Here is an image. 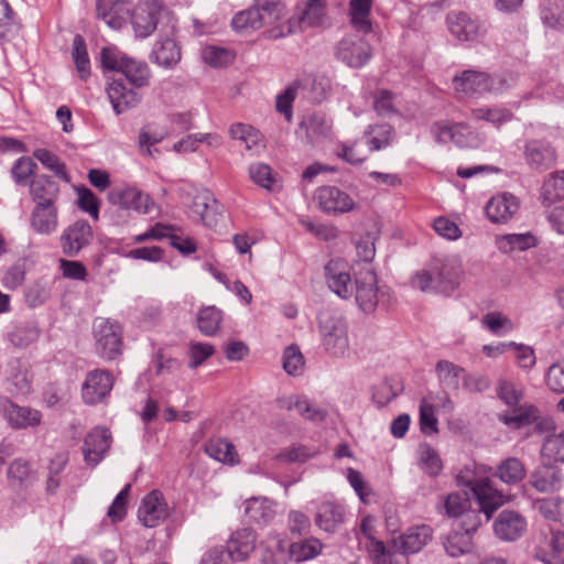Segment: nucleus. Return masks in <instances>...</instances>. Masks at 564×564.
<instances>
[{"label": "nucleus", "mask_w": 564, "mask_h": 564, "mask_svg": "<svg viewBox=\"0 0 564 564\" xmlns=\"http://www.w3.org/2000/svg\"><path fill=\"white\" fill-rule=\"evenodd\" d=\"M457 482L471 490L479 507L478 510H469L467 508L459 517L460 520L455 524L456 529L468 532L473 536V533L481 524L480 513H484L486 521H489L492 513L507 501V497L492 488L488 479H469L465 481L463 476H458Z\"/></svg>", "instance_id": "f257e3e1"}, {"label": "nucleus", "mask_w": 564, "mask_h": 564, "mask_svg": "<svg viewBox=\"0 0 564 564\" xmlns=\"http://www.w3.org/2000/svg\"><path fill=\"white\" fill-rule=\"evenodd\" d=\"M285 15V7L279 0H256L252 7L238 12L232 18L231 25L240 32L264 28L267 37L274 40L270 35L271 31L282 24Z\"/></svg>", "instance_id": "f03ea898"}, {"label": "nucleus", "mask_w": 564, "mask_h": 564, "mask_svg": "<svg viewBox=\"0 0 564 564\" xmlns=\"http://www.w3.org/2000/svg\"><path fill=\"white\" fill-rule=\"evenodd\" d=\"M517 77L513 74L489 75L488 73L467 69L453 79L456 93L467 97L481 96L486 93L502 94L514 86Z\"/></svg>", "instance_id": "7ed1b4c3"}, {"label": "nucleus", "mask_w": 564, "mask_h": 564, "mask_svg": "<svg viewBox=\"0 0 564 564\" xmlns=\"http://www.w3.org/2000/svg\"><path fill=\"white\" fill-rule=\"evenodd\" d=\"M498 397L511 408V413L500 414L499 420L512 430H518L533 424L540 416L539 409L529 403L521 404L523 389L507 380L499 382Z\"/></svg>", "instance_id": "20e7f679"}, {"label": "nucleus", "mask_w": 564, "mask_h": 564, "mask_svg": "<svg viewBox=\"0 0 564 564\" xmlns=\"http://www.w3.org/2000/svg\"><path fill=\"white\" fill-rule=\"evenodd\" d=\"M325 8L323 0H307L303 6H297L295 12L289 19H283L282 24L271 31V36L276 40L297 31L316 28L324 24Z\"/></svg>", "instance_id": "39448f33"}, {"label": "nucleus", "mask_w": 564, "mask_h": 564, "mask_svg": "<svg viewBox=\"0 0 564 564\" xmlns=\"http://www.w3.org/2000/svg\"><path fill=\"white\" fill-rule=\"evenodd\" d=\"M321 345L325 352L334 358H344L349 351L347 322L337 316H327L319 321Z\"/></svg>", "instance_id": "423d86ee"}, {"label": "nucleus", "mask_w": 564, "mask_h": 564, "mask_svg": "<svg viewBox=\"0 0 564 564\" xmlns=\"http://www.w3.org/2000/svg\"><path fill=\"white\" fill-rule=\"evenodd\" d=\"M96 348L100 357L113 360L121 354V327L118 323L106 318H96L94 323Z\"/></svg>", "instance_id": "0eeeda50"}, {"label": "nucleus", "mask_w": 564, "mask_h": 564, "mask_svg": "<svg viewBox=\"0 0 564 564\" xmlns=\"http://www.w3.org/2000/svg\"><path fill=\"white\" fill-rule=\"evenodd\" d=\"M378 278L372 268L365 267L355 274V300L364 313L375 312L378 305Z\"/></svg>", "instance_id": "6e6552de"}, {"label": "nucleus", "mask_w": 564, "mask_h": 564, "mask_svg": "<svg viewBox=\"0 0 564 564\" xmlns=\"http://www.w3.org/2000/svg\"><path fill=\"white\" fill-rule=\"evenodd\" d=\"M534 556L545 564H564V532L551 527L541 531Z\"/></svg>", "instance_id": "1a4fd4ad"}, {"label": "nucleus", "mask_w": 564, "mask_h": 564, "mask_svg": "<svg viewBox=\"0 0 564 564\" xmlns=\"http://www.w3.org/2000/svg\"><path fill=\"white\" fill-rule=\"evenodd\" d=\"M314 197L318 207L327 214H345L358 207L348 193L336 186H322L316 189Z\"/></svg>", "instance_id": "9d476101"}, {"label": "nucleus", "mask_w": 564, "mask_h": 564, "mask_svg": "<svg viewBox=\"0 0 564 564\" xmlns=\"http://www.w3.org/2000/svg\"><path fill=\"white\" fill-rule=\"evenodd\" d=\"M108 199L112 205L142 215L150 214L155 205L148 194L129 186L112 188L108 194Z\"/></svg>", "instance_id": "9b49d317"}, {"label": "nucleus", "mask_w": 564, "mask_h": 564, "mask_svg": "<svg viewBox=\"0 0 564 564\" xmlns=\"http://www.w3.org/2000/svg\"><path fill=\"white\" fill-rule=\"evenodd\" d=\"M432 536V529L429 525H420L409 529L404 534L393 541V549L399 554H392V564H404V555L416 553L427 543Z\"/></svg>", "instance_id": "f8f14e48"}, {"label": "nucleus", "mask_w": 564, "mask_h": 564, "mask_svg": "<svg viewBox=\"0 0 564 564\" xmlns=\"http://www.w3.org/2000/svg\"><path fill=\"white\" fill-rule=\"evenodd\" d=\"M327 286L340 299L347 300L354 294V285L349 273V265L343 259L329 260L325 268Z\"/></svg>", "instance_id": "ddd939ff"}, {"label": "nucleus", "mask_w": 564, "mask_h": 564, "mask_svg": "<svg viewBox=\"0 0 564 564\" xmlns=\"http://www.w3.org/2000/svg\"><path fill=\"white\" fill-rule=\"evenodd\" d=\"M93 237V229L88 221H75L66 227L59 237L63 253L70 258L76 257L91 242Z\"/></svg>", "instance_id": "4468645a"}, {"label": "nucleus", "mask_w": 564, "mask_h": 564, "mask_svg": "<svg viewBox=\"0 0 564 564\" xmlns=\"http://www.w3.org/2000/svg\"><path fill=\"white\" fill-rule=\"evenodd\" d=\"M370 55V45L358 35H347L336 46L337 58L349 67H362Z\"/></svg>", "instance_id": "2eb2a0df"}, {"label": "nucleus", "mask_w": 564, "mask_h": 564, "mask_svg": "<svg viewBox=\"0 0 564 564\" xmlns=\"http://www.w3.org/2000/svg\"><path fill=\"white\" fill-rule=\"evenodd\" d=\"M113 377L107 370L95 369L87 373L82 386V397L85 403L101 402L112 390Z\"/></svg>", "instance_id": "dca6fc26"}, {"label": "nucleus", "mask_w": 564, "mask_h": 564, "mask_svg": "<svg viewBox=\"0 0 564 564\" xmlns=\"http://www.w3.org/2000/svg\"><path fill=\"white\" fill-rule=\"evenodd\" d=\"M448 30L462 42H473L481 37L486 30L484 25L465 12H451L446 17Z\"/></svg>", "instance_id": "f3484780"}, {"label": "nucleus", "mask_w": 564, "mask_h": 564, "mask_svg": "<svg viewBox=\"0 0 564 564\" xmlns=\"http://www.w3.org/2000/svg\"><path fill=\"white\" fill-rule=\"evenodd\" d=\"M162 6L158 1H149L138 4L131 9V20L134 33L138 37L149 36L155 29Z\"/></svg>", "instance_id": "a211bd4d"}, {"label": "nucleus", "mask_w": 564, "mask_h": 564, "mask_svg": "<svg viewBox=\"0 0 564 564\" xmlns=\"http://www.w3.org/2000/svg\"><path fill=\"white\" fill-rule=\"evenodd\" d=\"M1 409L8 424L14 430L36 427L41 424L42 414L36 409L18 405L9 399L2 401Z\"/></svg>", "instance_id": "6ab92c4d"}, {"label": "nucleus", "mask_w": 564, "mask_h": 564, "mask_svg": "<svg viewBox=\"0 0 564 564\" xmlns=\"http://www.w3.org/2000/svg\"><path fill=\"white\" fill-rule=\"evenodd\" d=\"M108 98L117 115L135 107L141 96L134 88H130L122 77L112 78L106 88Z\"/></svg>", "instance_id": "aec40b11"}, {"label": "nucleus", "mask_w": 564, "mask_h": 564, "mask_svg": "<svg viewBox=\"0 0 564 564\" xmlns=\"http://www.w3.org/2000/svg\"><path fill=\"white\" fill-rule=\"evenodd\" d=\"M169 516V508L159 490L148 494L138 510V518L143 525L154 528Z\"/></svg>", "instance_id": "412c9836"}, {"label": "nucleus", "mask_w": 564, "mask_h": 564, "mask_svg": "<svg viewBox=\"0 0 564 564\" xmlns=\"http://www.w3.org/2000/svg\"><path fill=\"white\" fill-rule=\"evenodd\" d=\"M111 444V433L105 427L93 429L85 437L83 454L88 465L96 466L105 457Z\"/></svg>", "instance_id": "4be33fe9"}, {"label": "nucleus", "mask_w": 564, "mask_h": 564, "mask_svg": "<svg viewBox=\"0 0 564 564\" xmlns=\"http://www.w3.org/2000/svg\"><path fill=\"white\" fill-rule=\"evenodd\" d=\"M131 3L127 0H97V17L109 28L120 30L131 15Z\"/></svg>", "instance_id": "5701e85b"}, {"label": "nucleus", "mask_w": 564, "mask_h": 564, "mask_svg": "<svg viewBox=\"0 0 564 564\" xmlns=\"http://www.w3.org/2000/svg\"><path fill=\"white\" fill-rule=\"evenodd\" d=\"M520 202L510 193L494 196L486 205L485 213L495 224H506L519 212Z\"/></svg>", "instance_id": "b1692460"}, {"label": "nucleus", "mask_w": 564, "mask_h": 564, "mask_svg": "<svg viewBox=\"0 0 564 564\" xmlns=\"http://www.w3.org/2000/svg\"><path fill=\"white\" fill-rule=\"evenodd\" d=\"M33 376L26 361L12 359L7 366L8 390L14 395H25L32 390Z\"/></svg>", "instance_id": "393cba45"}, {"label": "nucleus", "mask_w": 564, "mask_h": 564, "mask_svg": "<svg viewBox=\"0 0 564 564\" xmlns=\"http://www.w3.org/2000/svg\"><path fill=\"white\" fill-rule=\"evenodd\" d=\"M215 204L213 194L207 189L193 188L183 196V205L187 208L189 217L208 226H210L209 210Z\"/></svg>", "instance_id": "a878e982"}, {"label": "nucleus", "mask_w": 564, "mask_h": 564, "mask_svg": "<svg viewBox=\"0 0 564 564\" xmlns=\"http://www.w3.org/2000/svg\"><path fill=\"white\" fill-rule=\"evenodd\" d=\"M496 535L503 541H516L527 530L525 519L517 511L503 510L495 520Z\"/></svg>", "instance_id": "bb28decb"}, {"label": "nucleus", "mask_w": 564, "mask_h": 564, "mask_svg": "<svg viewBox=\"0 0 564 564\" xmlns=\"http://www.w3.org/2000/svg\"><path fill=\"white\" fill-rule=\"evenodd\" d=\"M30 226L39 235L50 236L58 227V208L54 204H36L30 215Z\"/></svg>", "instance_id": "cd10ccee"}, {"label": "nucleus", "mask_w": 564, "mask_h": 564, "mask_svg": "<svg viewBox=\"0 0 564 564\" xmlns=\"http://www.w3.org/2000/svg\"><path fill=\"white\" fill-rule=\"evenodd\" d=\"M256 540L253 530L243 528L232 533L225 550L234 562H242L254 551Z\"/></svg>", "instance_id": "c85d7f7f"}, {"label": "nucleus", "mask_w": 564, "mask_h": 564, "mask_svg": "<svg viewBox=\"0 0 564 564\" xmlns=\"http://www.w3.org/2000/svg\"><path fill=\"white\" fill-rule=\"evenodd\" d=\"M29 194L34 203L36 204H54L56 205V202L59 196V186L58 184L53 181L48 175H39L35 176L29 185Z\"/></svg>", "instance_id": "c756f323"}, {"label": "nucleus", "mask_w": 564, "mask_h": 564, "mask_svg": "<svg viewBox=\"0 0 564 564\" xmlns=\"http://www.w3.org/2000/svg\"><path fill=\"white\" fill-rule=\"evenodd\" d=\"M524 156L527 163L534 170L550 169L555 162V152L546 142L532 140L525 144Z\"/></svg>", "instance_id": "7c9ffc66"}, {"label": "nucleus", "mask_w": 564, "mask_h": 564, "mask_svg": "<svg viewBox=\"0 0 564 564\" xmlns=\"http://www.w3.org/2000/svg\"><path fill=\"white\" fill-rule=\"evenodd\" d=\"M279 406L288 411L295 410L305 420L321 422L326 417V411L311 403L303 395H291L278 400Z\"/></svg>", "instance_id": "2f4dec72"}, {"label": "nucleus", "mask_w": 564, "mask_h": 564, "mask_svg": "<svg viewBox=\"0 0 564 564\" xmlns=\"http://www.w3.org/2000/svg\"><path fill=\"white\" fill-rule=\"evenodd\" d=\"M530 484L540 492H551L562 487L563 476L556 466L544 465L531 474Z\"/></svg>", "instance_id": "473e14b6"}, {"label": "nucleus", "mask_w": 564, "mask_h": 564, "mask_svg": "<svg viewBox=\"0 0 564 564\" xmlns=\"http://www.w3.org/2000/svg\"><path fill=\"white\" fill-rule=\"evenodd\" d=\"M372 6L373 0H349V22L357 32L368 34L372 31Z\"/></svg>", "instance_id": "72a5a7b5"}, {"label": "nucleus", "mask_w": 564, "mask_h": 564, "mask_svg": "<svg viewBox=\"0 0 564 564\" xmlns=\"http://www.w3.org/2000/svg\"><path fill=\"white\" fill-rule=\"evenodd\" d=\"M260 549L264 564H281L286 557L288 544L282 534L271 532L260 542Z\"/></svg>", "instance_id": "f704fd0d"}, {"label": "nucleus", "mask_w": 564, "mask_h": 564, "mask_svg": "<svg viewBox=\"0 0 564 564\" xmlns=\"http://www.w3.org/2000/svg\"><path fill=\"white\" fill-rule=\"evenodd\" d=\"M345 516L344 507L333 502H323L316 512L315 523L326 532H334L343 523Z\"/></svg>", "instance_id": "c9c22d12"}, {"label": "nucleus", "mask_w": 564, "mask_h": 564, "mask_svg": "<svg viewBox=\"0 0 564 564\" xmlns=\"http://www.w3.org/2000/svg\"><path fill=\"white\" fill-rule=\"evenodd\" d=\"M245 514L258 524H268L275 516L274 503L264 497H253L245 502Z\"/></svg>", "instance_id": "e433bc0d"}, {"label": "nucleus", "mask_w": 564, "mask_h": 564, "mask_svg": "<svg viewBox=\"0 0 564 564\" xmlns=\"http://www.w3.org/2000/svg\"><path fill=\"white\" fill-rule=\"evenodd\" d=\"M124 82L128 80L134 88H142L149 85L151 72L147 63L123 57L121 62V70Z\"/></svg>", "instance_id": "4c0bfd02"}, {"label": "nucleus", "mask_w": 564, "mask_h": 564, "mask_svg": "<svg viewBox=\"0 0 564 564\" xmlns=\"http://www.w3.org/2000/svg\"><path fill=\"white\" fill-rule=\"evenodd\" d=\"M436 293L448 295L457 284V273L448 261L433 262Z\"/></svg>", "instance_id": "58836bf2"}, {"label": "nucleus", "mask_w": 564, "mask_h": 564, "mask_svg": "<svg viewBox=\"0 0 564 564\" xmlns=\"http://www.w3.org/2000/svg\"><path fill=\"white\" fill-rule=\"evenodd\" d=\"M497 248L503 253L512 251H525L538 245V239L531 232L524 234H508L497 237Z\"/></svg>", "instance_id": "ea45409f"}, {"label": "nucleus", "mask_w": 564, "mask_h": 564, "mask_svg": "<svg viewBox=\"0 0 564 564\" xmlns=\"http://www.w3.org/2000/svg\"><path fill=\"white\" fill-rule=\"evenodd\" d=\"M300 129L305 132L307 142L315 143L330 132V123L324 115L313 113L303 119Z\"/></svg>", "instance_id": "a19ab883"}, {"label": "nucleus", "mask_w": 564, "mask_h": 564, "mask_svg": "<svg viewBox=\"0 0 564 564\" xmlns=\"http://www.w3.org/2000/svg\"><path fill=\"white\" fill-rule=\"evenodd\" d=\"M152 55L160 66L173 68L181 59V50L174 40L165 39L154 45Z\"/></svg>", "instance_id": "79ce46f5"}, {"label": "nucleus", "mask_w": 564, "mask_h": 564, "mask_svg": "<svg viewBox=\"0 0 564 564\" xmlns=\"http://www.w3.org/2000/svg\"><path fill=\"white\" fill-rule=\"evenodd\" d=\"M443 545L446 553L452 557H458L473 550V536L454 528L445 538Z\"/></svg>", "instance_id": "37998d69"}, {"label": "nucleus", "mask_w": 564, "mask_h": 564, "mask_svg": "<svg viewBox=\"0 0 564 564\" xmlns=\"http://www.w3.org/2000/svg\"><path fill=\"white\" fill-rule=\"evenodd\" d=\"M206 453L209 457L227 465L232 466L239 463L235 446L225 438L209 441L206 444Z\"/></svg>", "instance_id": "c03bdc74"}, {"label": "nucleus", "mask_w": 564, "mask_h": 564, "mask_svg": "<svg viewBox=\"0 0 564 564\" xmlns=\"http://www.w3.org/2000/svg\"><path fill=\"white\" fill-rule=\"evenodd\" d=\"M197 327L205 336H215L223 322V312L218 307L205 306L197 314Z\"/></svg>", "instance_id": "a18cd8bd"}, {"label": "nucleus", "mask_w": 564, "mask_h": 564, "mask_svg": "<svg viewBox=\"0 0 564 564\" xmlns=\"http://www.w3.org/2000/svg\"><path fill=\"white\" fill-rule=\"evenodd\" d=\"M496 476L508 485H516L524 478L525 468L520 459L509 457L499 464Z\"/></svg>", "instance_id": "49530a36"}, {"label": "nucleus", "mask_w": 564, "mask_h": 564, "mask_svg": "<svg viewBox=\"0 0 564 564\" xmlns=\"http://www.w3.org/2000/svg\"><path fill=\"white\" fill-rule=\"evenodd\" d=\"M323 544L315 538L305 539L294 542L289 546L290 557L295 562H304L312 560L321 554Z\"/></svg>", "instance_id": "de8ad7c7"}, {"label": "nucleus", "mask_w": 564, "mask_h": 564, "mask_svg": "<svg viewBox=\"0 0 564 564\" xmlns=\"http://www.w3.org/2000/svg\"><path fill=\"white\" fill-rule=\"evenodd\" d=\"M367 134V144L370 151H379L389 147L395 137L394 129L390 124L370 126Z\"/></svg>", "instance_id": "09e8293b"}, {"label": "nucleus", "mask_w": 564, "mask_h": 564, "mask_svg": "<svg viewBox=\"0 0 564 564\" xmlns=\"http://www.w3.org/2000/svg\"><path fill=\"white\" fill-rule=\"evenodd\" d=\"M33 156L40 161L44 167L52 171L58 178L64 182H69L70 177L66 171L65 164L61 159L47 149L41 148L33 152Z\"/></svg>", "instance_id": "8fccbe9b"}, {"label": "nucleus", "mask_w": 564, "mask_h": 564, "mask_svg": "<svg viewBox=\"0 0 564 564\" xmlns=\"http://www.w3.org/2000/svg\"><path fill=\"white\" fill-rule=\"evenodd\" d=\"M419 466L429 476L436 477L443 469V463L437 452L430 445L419 448Z\"/></svg>", "instance_id": "3c124183"}, {"label": "nucleus", "mask_w": 564, "mask_h": 564, "mask_svg": "<svg viewBox=\"0 0 564 564\" xmlns=\"http://www.w3.org/2000/svg\"><path fill=\"white\" fill-rule=\"evenodd\" d=\"M37 164L29 156L19 158L11 167V176L17 185H30V180L35 175Z\"/></svg>", "instance_id": "603ef678"}, {"label": "nucleus", "mask_w": 564, "mask_h": 564, "mask_svg": "<svg viewBox=\"0 0 564 564\" xmlns=\"http://www.w3.org/2000/svg\"><path fill=\"white\" fill-rule=\"evenodd\" d=\"M250 178L259 186L274 192L278 187L276 175L272 169L264 163H254L249 166Z\"/></svg>", "instance_id": "864d4df0"}, {"label": "nucleus", "mask_w": 564, "mask_h": 564, "mask_svg": "<svg viewBox=\"0 0 564 564\" xmlns=\"http://www.w3.org/2000/svg\"><path fill=\"white\" fill-rule=\"evenodd\" d=\"M471 116L476 120H484L495 126H500L510 121L512 112L503 107H479L471 110Z\"/></svg>", "instance_id": "5fc2aeb1"}, {"label": "nucleus", "mask_w": 564, "mask_h": 564, "mask_svg": "<svg viewBox=\"0 0 564 564\" xmlns=\"http://www.w3.org/2000/svg\"><path fill=\"white\" fill-rule=\"evenodd\" d=\"M371 517L364 518L360 523V530L366 538L372 541L371 552L375 555V564H392L391 552L387 551L384 543L371 536Z\"/></svg>", "instance_id": "6e6d98bb"}, {"label": "nucleus", "mask_w": 564, "mask_h": 564, "mask_svg": "<svg viewBox=\"0 0 564 564\" xmlns=\"http://www.w3.org/2000/svg\"><path fill=\"white\" fill-rule=\"evenodd\" d=\"M72 55L80 79H87L90 76V62L83 36L74 37Z\"/></svg>", "instance_id": "4d7b16f0"}, {"label": "nucleus", "mask_w": 564, "mask_h": 564, "mask_svg": "<svg viewBox=\"0 0 564 564\" xmlns=\"http://www.w3.org/2000/svg\"><path fill=\"white\" fill-rule=\"evenodd\" d=\"M401 390V384L397 380L386 379L375 387L372 400L378 406L382 408L398 397Z\"/></svg>", "instance_id": "13d9d810"}, {"label": "nucleus", "mask_w": 564, "mask_h": 564, "mask_svg": "<svg viewBox=\"0 0 564 564\" xmlns=\"http://www.w3.org/2000/svg\"><path fill=\"white\" fill-rule=\"evenodd\" d=\"M544 203L552 204L564 199V171L550 176L542 186Z\"/></svg>", "instance_id": "bf43d9fd"}, {"label": "nucleus", "mask_w": 564, "mask_h": 564, "mask_svg": "<svg viewBox=\"0 0 564 564\" xmlns=\"http://www.w3.org/2000/svg\"><path fill=\"white\" fill-rule=\"evenodd\" d=\"M435 371L440 381L448 388L457 389L459 378L464 369L447 360H440L436 364Z\"/></svg>", "instance_id": "052dcab7"}, {"label": "nucleus", "mask_w": 564, "mask_h": 564, "mask_svg": "<svg viewBox=\"0 0 564 564\" xmlns=\"http://www.w3.org/2000/svg\"><path fill=\"white\" fill-rule=\"evenodd\" d=\"M481 324L498 336L505 335L514 328L512 321L500 312L487 313L484 315Z\"/></svg>", "instance_id": "680f3d73"}, {"label": "nucleus", "mask_w": 564, "mask_h": 564, "mask_svg": "<svg viewBox=\"0 0 564 564\" xmlns=\"http://www.w3.org/2000/svg\"><path fill=\"white\" fill-rule=\"evenodd\" d=\"M7 476L12 486L26 485L32 476V469L29 462L22 458L14 459L8 467Z\"/></svg>", "instance_id": "e2e57ef3"}, {"label": "nucleus", "mask_w": 564, "mask_h": 564, "mask_svg": "<svg viewBox=\"0 0 564 564\" xmlns=\"http://www.w3.org/2000/svg\"><path fill=\"white\" fill-rule=\"evenodd\" d=\"M235 55L231 51L218 47L207 46L202 51L203 61L213 67H223L230 64L234 61Z\"/></svg>", "instance_id": "0e129e2a"}, {"label": "nucleus", "mask_w": 564, "mask_h": 564, "mask_svg": "<svg viewBox=\"0 0 564 564\" xmlns=\"http://www.w3.org/2000/svg\"><path fill=\"white\" fill-rule=\"evenodd\" d=\"M304 357L299 347L292 345L283 352V368L291 376H300L304 369Z\"/></svg>", "instance_id": "69168bd1"}, {"label": "nucleus", "mask_w": 564, "mask_h": 564, "mask_svg": "<svg viewBox=\"0 0 564 564\" xmlns=\"http://www.w3.org/2000/svg\"><path fill=\"white\" fill-rule=\"evenodd\" d=\"M541 20L547 28L564 29V11L558 7H552L550 2L544 3L541 9Z\"/></svg>", "instance_id": "338daca9"}, {"label": "nucleus", "mask_w": 564, "mask_h": 564, "mask_svg": "<svg viewBox=\"0 0 564 564\" xmlns=\"http://www.w3.org/2000/svg\"><path fill=\"white\" fill-rule=\"evenodd\" d=\"M547 388L555 393H564V361L553 364L545 375Z\"/></svg>", "instance_id": "774afa93"}]
</instances>
